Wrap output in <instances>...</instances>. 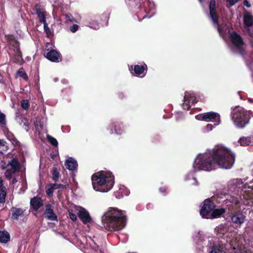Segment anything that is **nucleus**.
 Masks as SVG:
<instances>
[{
	"mask_svg": "<svg viewBox=\"0 0 253 253\" xmlns=\"http://www.w3.org/2000/svg\"><path fill=\"white\" fill-rule=\"evenodd\" d=\"M253 179L247 177L244 180L233 179L229 182L230 194L221 196L218 202L222 203V206L229 210L241 208V205L253 206Z\"/></svg>",
	"mask_w": 253,
	"mask_h": 253,
	"instance_id": "f257e3e1",
	"label": "nucleus"
},
{
	"mask_svg": "<svg viewBox=\"0 0 253 253\" xmlns=\"http://www.w3.org/2000/svg\"><path fill=\"white\" fill-rule=\"evenodd\" d=\"M103 227L108 231H119L126 226L125 212L116 208H109L102 216Z\"/></svg>",
	"mask_w": 253,
	"mask_h": 253,
	"instance_id": "f03ea898",
	"label": "nucleus"
},
{
	"mask_svg": "<svg viewBox=\"0 0 253 253\" xmlns=\"http://www.w3.org/2000/svg\"><path fill=\"white\" fill-rule=\"evenodd\" d=\"M211 152L217 168L230 169L235 162V155L231 149L223 144L215 146Z\"/></svg>",
	"mask_w": 253,
	"mask_h": 253,
	"instance_id": "7ed1b4c3",
	"label": "nucleus"
},
{
	"mask_svg": "<svg viewBox=\"0 0 253 253\" xmlns=\"http://www.w3.org/2000/svg\"><path fill=\"white\" fill-rule=\"evenodd\" d=\"M93 189L97 192L106 193L113 187L114 176L110 171H101L94 173L91 176Z\"/></svg>",
	"mask_w": 253,
	"mask_h": 253,
	"instance_id": "20e7f679",
	"label": "nucleus"
},
{
	"mask_svg": "<svg viewBox=\"0 0 253 253\" xmlns=\"http://www.w3.org/2000/svg\"><path fill=\"white\" fill-rule=\"evenodd\" d=\"M228 228L225 225H219L214 229L218 238H221L220 241H224L225 243L230 246L233 250L237 249L236 253H252L245 248L243 249L240 247L239 241L237 239L238 235L235 232L228 233Z\"/></svg>",
	"mask_w": 253,
	"mask_h": 253,
	"instance_id": "39448f33",
	"label": "nucleus"
},
{
	"mask_svg": "<svg viewBox=\"0 0 253 253\" xmlns=\"http://www.w3.org/2000/svg\"><path fill=\"white\" fill-rule=\"evenodd\" d=\"M193 169L194 172L210 171L217 169L211 151L198 154L193 162Z\"/></svg>",
	"mask_w": 253,
	"mask_h": 253,
	"instance_id": "423d86ee",
	"label": "nucleus"
},
{
	"mask_svg": "<svg viewBox=\"0 0 253 253\" xmlns=\"http://www.w3.org/2000/svg\"><path fill=\"white\" fill-rule=\"evenodd\" d=\"M250 112H247L241 107L238 106L233 109L231 117L234 124L238 127H243L249 123Z\"/></svg>",
	"mask_w": 253,
	"mask_h": 253,
	"instance_id": "0eeeda50",
	"label": "nucleus"
},
{
	"mask_svg": "<svg viewBox=\"0 0 253 253\" xmlns=\"http://www.w3.org/2000/svg\"><path fill=\"white\" fill-rule=\"evenodd\" d=\"M68 211L70 218L73 221L77 220V214L84 224H87L91 222L92 218L88 211L82 207L71 204L68 207Z\"/></svg>",
	"mask_w": 253,
	"mask_h": 253,
	"instance_id": "6e6552de",
	"label": "nucleus"
},
{
	"mask_svg": "<svg viewBox=\"0 0 253 253\" xmlns=\"http://www.w3.org/2000/svg\"><path fill=\"white\" fill-rule=\"evenodd\" d=\"M0 168L2 170H5L4 172L5 178L10 180L13 175L20 171L21 166L19 161L16 159L13 158L9 161L7 164L2 161Z\"/></svg>",
	"mask_w": 253,
	"mask_h": 253,
	"instance_id": "1a4fd4ad",
	"label": "nucleus"
},
{
	"mask_svg": "<svg viewBox=\"0 0 253 253\" xmlns=\"http://www.w3.org/2000/svg\"><path fill=\"white\" fill-rule=\"evenodd\" d=\"M195 119L199 121L212 122L214 123V126H218L220 123L219 114L214 112H209L196 115Z\"/></svg>",
	"mask_w": 253,
	"mask_h": 253,
	"instance_id": "9d476101",
	"label": "nucleus"
},
{
	"mask_svg": "<svg viewBox=\"0 0 253 253\" xmlns=\"http://www.w3.org/2000/svg\"><path fill=\"white\" fill-rule=\"evenodd\" d=\"M215 207V204L210 199H206L201 206L200 211V215L203 218H210V215Z\"/></svg>",
	"mask_w": 253,
	"mask_h": 253,
	"instance_id": "9b49d317",
	"label": "nucleus"
},
{
	"mask_svg": "<svg viewBox=\"0 0 253 253\" xmlns=\"http://www.w3.org/2000/svg\"><path fill=\"white\" fill-rule=\"evenodd\" d=\"M183 99L182 107L185 110H189L192 105L196 103L198 101L195 93L193 92L186 91Z\"/></svg>",
	"mask_w": 253,
	"mask_h": 253,
	"instance_id": "f8f14e48",
	"label": "nucleus"
},
{
	"mask_svg": "<svg viewBox=\"0 0 253 253\" xmlns=\"http://www.w3.org/2000/svg\"><path fill=\"white\" fill-rule=\"evenodd\" d=\"M215 1L214 0H211L209 9H210V15L212 19V22L213 24L216 25L217 27L218 32L219 35L221 36L222 35V32L221 28L218 25V17L217 16L215 10Z\"/></svg>",
	"mask_w": 253,
	"mask_h": 253,
	"instance_id": "ddd939ff",
	"label": "nucleus"
},
{
	"mask_svg": "<svg viewBox=\"0 0 253 253\" xmlns=\"http://www.w3.org/2000/svg\"><path fill=\"white\" fill-rule=\"evenodd\" d=\"M10 45L13 47L14 53V62L20 63L22 61V53L20 50L19 43L15 39H11L9 41Z\"/></svg>",
	"mask_w": 253,
	"mask_h": 253,
	"instance_id": "4468645a",
	"label": "nucleus"
},
{
	"mask_svg": "<svg viewBox=\"0 0 253 253\" xmlns=\"http://www.w3.org/2000/svg\"><path fill=\"white\" fill-rule=\"evenodd\" d=\"M230 218L236 227H240L245 222L246 216L241 211H236L231 214Z\"/></svg>",
	"mask_w": 253,
	"mask_h": 253,
	"instance_id": "2eb2a0df",
	"label": "nucleus"
},
{
	"mask_svg": "<svg viewBox=\"0 0 253 253\" xmlns=\"http://www.w3.org/2000/svg\"><path fill=\"white\" fill-rule=\"evenodd\" d=\"M219 242L213 245L210 253H225V250L231 248L230 246L225 244L224 241H219Z\"/></svg>",
	"mask_w": 253,
	"mask_h": 253,
	"instance_id": "dca6fc26",
	"label": "nucleus"
},
{
	"mask_svg": "<svg viewBox=\"0 0 253 253\" xmlns=\"http://www.w3.org/2000/svg\"><path fill=\"white\" fill-rule=\"evenodd\" d=\"M123 125L122 123L119 122H112L108 126V129L110 133L122 134L124 132Z\"/></svg>",
	"mask_w": 253,
	"mask_h": 253,
	"instance_id": "f3484780",
	"label": "nucleus"
},
{
	"mask_svg": "<svg viewBox=\"0 0 253 253\" xmlns=\"http://www.w3.org/2000/svg\"><path fill=\"white\" fill-rule=\"evenodd\" d=\"M130 71H133L135 75L138 77H144L147 72V65L145 64L143 65H136L133 68L132 66L129 67Z\"/></svg>",
	"mask_w": 253,
	"mask_h": 253,
	"instance_id": "a211bd4d",
	"label": "nucleus"
},
{
	"mask_svg": "<svg viewBox=\"0 0 253 253\" xmlns=\"http://www.w3.org/2000/svg\"><path fill=\"white\" fill-rule=\"evenodd\" d=\"M230 38L233 45L240 50L244 44L241 37L233 31L231 33Z\"/></svg>",
	"mask_w": 253,
	"mask_h": 253,
	"instance_id": "6ab92c4d",
	"label": "nucleus"
},
{
	"mask_svg": "<svg viewBox=\"0 0 253 253\" xmlns=\"http://www.w3.org/2000/svg\"><path fill=\"white\" fill-rule=\"evenodd\" d=\"M98 17L96 15H92L89 17V19L86 20L85 25L91 29L98 30L99 28V23L97 21Z\"/></svg>",
	"mask_w": 253,
	"mask_h": 253,
	"instance_id": "aec40b11",
	"label": "nucleus"
},
{
	"mask_svg": "<svg viewBox=\"0 0 253 253\" xmlns=\"http://www.w3.org/2000/svg\"><path fill=\"white\" fill-rule=\"evenodd\" d=\"M15 120L20 125H21L23 124V126H25V129L26 130H28L29 121L26 118L23 116L19 110H17L15 112Z\"/></svg>",
	"mask_w": 253,
	"mask_h": 253,
	"instance_id": "412c9836",
	"label": "nucleus"
},
{
	"mask_svg": "<svg viewBox=\"0 0 253 253\" xmlns=\"http://www.w3.org/2000/svg\"><path fill=\"white\" fill-rule=\"evenodd\" d=\"M66 168L71 171L77 170L78 167L77 161L72 157H67L65 163Z\"/></svg>",
	"mask_w": 253,
	"mask_h": 253,
	"instance_id": "4be33fe9",
	"label": "nucleus"
},
{
	"mask_svg": "<svg viewBox=\"0 0 253 253\" xmlns=\"http://www.w3.org/2000/svg\"><path fill=\"white\" fill-rule=\"evenodd\" d=\"M45 216L49 220H56L57 216L53 212V209L51 208L50 205H47L45 211L44 212Z\"/></svg>",
	"mask_w": 253,
	"mask_h": 253,
	"instance_id": "5701e85b",
	"label": "nucleus"
},
{
	"mask_svg": "<svg viewBox=\"0 0 253 253\" xmlns=\"http://www.w3.org/2000/svg\"><path fill=\"white\" fill-rule=\"evenodd\" d=\"M46 58L49 60L54 62H59V54L56 50L52 49L48 51L45 56Z\"/></svg>",
	"mask_w": 253,
	"mask_h": 253,
	"instance_id": "b1692460",
	"label": "nucleus"
},
{
	"mask_svg": "<svg viewBox=\"0 0 253 253\" xmlns=\"http://www.w3.org/2000/svg\"><path fill=\"white\" fill-rule=\"evenodd\" d=\"M30 204L31 206L35 211H37L43 205L41 199L38 197L32 199L30 201Z\"/></svg>",
	"mask_w": 253,
	"mask_h": 253,
	"instance_id": "393cba45",
	"label": "nucleus"
},
{
	"mask_svg": "<svg viewBox=\"0 0 253 253\" xmlns=\"http://www.w3.org/2000/svg\"><path fill=\"white\" fill-rule=\"evenodd\" d=\"M226 211L225 208L213 209L210 215V219L217 218L220 217Z\"/></svg>",
	"mask_w": 253,
	"mask_h": 253,
	"instance_id": "a878e982",
	"label": "nucleus"
},
{
	"mask_svg": "<svg viewBox=\"0 0 253 253\" xmlns=\"http://www.w3.org/2000/svg\"><path fill=\"white\" fill-rule=\"evenodd\" d=\"M239 142L242 146H246L253 143V136H244L241 137Z\"/></svg>",
	"mask_w": 253,
	"mask_h": 253,
	"instance_id": "bb28decb",
	"label": "nucleus"
},
{
	"mask_svg": "<svg viewBox=\"0 0 253 253\" xmlns=\"http://www.w3.org/2000/svg\"><path fill=\"white\" fill-rule=\"evenodd\" d=\"M244 23L246 27H251L253 24V16L249 13H245L244 15Z\"/></svg>",
	"mask_w": 253,
	"mask_h": 253,
	"instance_id": "cd10ccee",
	"label": "nucleus"
},
{
	"mask_svg": "<svg viewBox=\"0 0 253 253\" xmlns=\"http://www.w3.org/2000/svg\"><path fill=\"white\" fill-rule=\"evenodd\" d=\"M87 244H89L90 249L94 251V253H103L102 251L99 249L98 246L96 245L95 242L91 238L87 240Z\"/></svg>",
	"mask_w": 253,
	"mask_h": 253,
	"instance_id": "c85d7f7f",
	"label": "nucleus"
},
{
	"mask_svg": "<svg viewBox=\"0 0 253 253\" xmlns=\"http://www.w3.org/2000/svg\"><path fill=\"white\" fill-rule=\"evenodd\" d=\"M184 180L186 181H189V183L191 185H197L198 183L197 179L194 176V174L192 171L188 173L185 175Z\"/></svg>",
	"mask_w": 253,
	"mask_h": 253,
	"instance_id": "c756f323",
	"label": "nucleus"
},
{
	"mask_svg": "<svg viewBox=\"0 0 253 253\" xmlns=\"http://www.w3.org/2000/svg\"><path fill=\"white\" fill-rule=\"evenodd\" d=\"M12 215L11 218L12 219H17L23 213V211L20 208H16L13 207L11 209Z\"/></svg>",
	"mask_w": 253,
	"mask_h": 253,
	"instance_id": "7c9ffc66",
	"label": "nucleus"
},
{
	"mask_svg": "<svg viewBox=\"0 0 253 253\" xmlns=\"http://www.w3.org/2000/svg\"><path fill=\"white\" fill-rule=\"evenodd\" d=\"M10 240V235L6 231H0V242L6 243Z\"/></svg>",
	"mask_w": 253,
	"mask_h": 253,
	"instance_id": "2f4dec72",
	"label": "nucleus"
},
{
	"mask_svg": "<svg viewBox=\"0 0 253 253\" xmlns=\"http://www.w3.org/2000/svg\"><path fill=\"white\" fill-rule=\"evenodd\" d=\"M36 14L38 15L40 23L44 24L46 23L45 20V12L41 9H37Z\"/></svg>",
	"mask_w": 253,
	"mask_h": 253,
	"instance_id": "473e14b6",
	"label": "nucleus"
},
{
	"mask_svg": "<svg viewBox=\"0 0 253 253\" xmlns=\"http://www.w3.org/2000/svg\"><path fill=\"white\" fill-rule=\"evenodd\" d=\"M2 130L7 139L11 141L14 140V137L13 134L8 130V128L6 127H3Z\"/></svg>",
	"mask_w": 253,
	"mask_h": 253,
	"instance_id": "72a5a7b5",
	"label": "nucleus"
},
{
	"mask_svg": "<svg viewBox=\"0 0 253 253\" xmlns=\"http://www.w3.org/2000/svg\"><path fill=\"white\" fill-rule=\"evenodd\" d=\"M118 192L121 194V196H127L129 194V190L124 185H121L119 187Z\"/></svg>",
	"mask_w": 253,
	"mask_h": 253,
	"instance_id": "f704fd0d",
	"label": "nucleus"
},
{
	"mask_svg": "<svg viewBox=\"0 0 253 253\" xmlns=\"http://www.w3.org/2000/svg\"><path fill=\"white\" fill-rule=\"evenodd\" d=\"M6 124V121L5 119V115L2 113L0 112V126L2 128L5 126Z\"/></svg>",
	"mask_w": 253,
	"mask_h": 253,
	"instance_id": "c9c22d12",
	"label": "nucleus"
},
{
	"mask_svg": "<svg viewBox=\"0 0 253 253\" xmlns=\"http://www.w3.org/2000/svg\"><path fill=\"white\" fill-rule=\"evenodd\" d=\"M48 141L54 146H57L58 142L55 138L47 134L46 136Z\"/></svg>",
	"mask_w": 253,
	"mask_h": 253,
	"instance_id": "e433bc0d",
	"label": "nucleus"
},
{
	"mask_svg": "<svg viewBox=\"0 0 253 253\" xmlns=\"http://www.w3.org/2000/svg\"><path fill=\"white\" fill-rule=\"evenodd\" d=\"M65 19L66 21L71 23H77L76 19L70 13H67L65 15Z\"/></svg>",
	"mask_w": 253,
	"mask_h": 253,
	"instance_id": "4c0bfd02",
	"label": "nucleus"
},
{
	"mask_svg": "<svg viewBox=\"0 0 253 253\" xmlns=\"http://www.w3.org/2000/svg\"><path fill=\"white\" fill-rule=\"evenodd\" d=\"M52 175V180L55 182H56L59 178V173L56 168L53 169Z\"/></svg>",
	"mask_w": 253,
	"mask_h": 253,
	"instance_id": "58836bf2",
	"label": "nucleus"
},
{
	"mask_svg": "<svg viewBox=\"0 0 253 253\" xmlns=\"http://www.w3.org/2000/svg\"><path fill=\"white\" fill-rule=\"evenodd\" d=\"M17 74L19 76L24 79L26 81H27L28 80V77L27 75L26 74L25 72L22 69H20L17 71Z\"/></svg>",
	"mask_w": 253,
	"mask_h": 253,
	"instance_id": "ea45409f",
	"label": "nucleus"
},
{
	"mask_svg": "<svg viewBox=\"0 0 253 253\" xmlns=\"http://www.w3.org/2000/svg\"><path fill=\"white\" fill-rule=\"evenodd\" d=\"M21 106L25 110H28L29 108V103L27 100L23 99L21 101Z\"/></svg>",
	"mask_w": 253,
	"mask_h": 253,
	"instance_id": "a19ab883",
	"label": "nucleus"
},
{
	"mask_svg": "<svg viewBox=\"0 0 253 253\" xmlns=\"http://www.w3.org/2000/svg\"><path fill=\"white\" fill-rule=\"evenodd\" d=\"M6 195V191H0V204H2L5 202Z\"/></svg>",
	"mask_w": 253,
	"mask_h": 253,
	"instance_id": "79ce46f5",
	"label": "nucleus"
},
{
	"mask_svg": "<svg viewBox=\"0 0 253 253\" xmlns=\"http://www.w3.org/2000/svg\"><path fill=\"white\" fill-rule=\"evenodd\" d=\"M45 189H46V194L49 196V197H51L52 196V194H53V189L51 188V186H49V184H48L45 187Z\"/></svg>",
	"mask_w": 253,
	"mask_h": 253,
	"instance_id": "37998d69",
	"label": "nucleus"
},
{
	"mask_svg": "<svg viewBox=\"0 0 253 253\" xmlns=\"http://www.w3.org/2000/svg\"><path fill=\"white\" fill-rule=\"evenodd\" d=\"M214 126L212 125L211 124H208L203 129L204 132H207L210 131H211L213 128Z\"/></svg>",
	"mask_w": 253,
	"mask_h": 253,
	"instance_id": "c03bdc74",
	"label": "nucleus"
},
{
	"mask_svg": "<svg viewBox=\"0 0 253 253\" xmlns=\"http://www.w3.org/2000/svg\"><path fill=\"white\" fill-rule=\"evenodd\" d=\"M43 28L44 30L46 33L47 36L48 37H49L51 35V31L48 27L47 23H44V24H43Z\"/></svg>",
	"mask_w": 253,
	"mask_h": 253,
	"instance_id": "a18cd8bd",
	"label": "nucleus"
},
{
	"mask_svg": "<svg viewBox=\"0 0 253 253\" xmlns=\"http://www.w3.org/2000/svg\"><path fill=\"white\" fill-rule=\"evenodd\" d=\"M79 29V26L77 24H74L73 26H71L69 28L70 31L74 33L76 32Z\"/></svg>",
	"mask_w": 253,
	"mask_h": 253,
	"instance_id": "49530a36",
	"label": "nucleus"
},
{
	"mask_svg": "<svg viewBox=\"0 0 253 253\" xmlns=\"http://www.w3.org/2000/svg\"><path fill=\"white\" fill-rule=\"evenodd\" d=\"M202 234L200 232H198L197 234L196 237L194 238V240L196 243H200L202 241Z\"/></svg>",
	"mask_w": 253,
	"mask_h": 253,
	"instance_id": "de8ad7c7",
	"label": "nucleus"
},
{
	"mask_svg": "<svg viewBox=\"0 0 253 253\" xmlns=\"http://www.w3.org/2000/svg\"><path fill=\"white\" fill-rule=\"evenodd\" d=\"M49 186H51V188L53 189V190L58 189L62 186V184H49Z\"/></svg>",
	"mask_w": 253,
	"mask_h": 253,
	"instance_id": "09e8293b",
	"label": "nucleus"
},
{
	"mask_svg": "<svg viewBox=\"0 0 253 253\" xmlns=\"http://www.w3.org/2000/svg\"><path fill=\"white\" fill-rule=\"evenodd\" d=\"M6 191L5 187L3 186V181L0 177V191Z\"/></svg>",
	"mask_w": 253,
	"mask_h": 253,
	"instance_id": "8fccbe9b",
	"label": "nucleus"
},
{
	"mask_svg": "<svg viewBox=\"0 0 253 253\" xmlns=\"http://www.w3.org/2000/svg\"><path fill=\"white\" fill-rule=\"evenodd\" d=\"M227 1L230 3L231 5H233L237 2L238 0H227Z\"/></svg>",
	"mask_w": 253,
	"mask_h": 253,
	"instance_id": "3c124183",
	"label": "nucleus"
},
{
	"mask_svg": "<svg viewBox=\"0 0 253 253\" xmlns=\"http://www.w3.org/2000/svg\"><path fill=\"white\" fill-rule=\"evenodd\" d=\"M244 4L247 7H251V4H250L249 2L246 0L244 1Z\"/></svg>",
	"mask_w": 253,
	"mask_h": 253,
	"instance_id": "603ef678",
	"label": "nucleus"
},
{
	"mask_svg": "<svg viewBox=\"0 0 253 253\" xmlns=\"http://www.w3.org/2000/svg\"><path fill=\"white\" fill-rule=\"evenodd\" d=\"M5 141L3 139H0V146H5Z\"/></svg>",
	"mask_w": 253,
	"mask_h": 253,
	"instance_id": "864d4df0",
	"label": "nucleus"
},
{
	"mask_svg": "<svg viewBox=\"0 0 253 253\" xmlns=\"http://www.w3.org/2000/svg\"><path fill=\"white\" fill-rule=\"evenodd\" d=\"M11 182L12 184H15L17 182V180L16 178H14L13 179H12Z\"/></svg>",
	"mask_w": 253,
	"mask_h": 253,
	"instance_id": "5fc2aeb1",
	"label": "nucleus"
},
{
	"mask_svg": "<svg viewBox=\"0 0 253 253\" xmlns=\"http://www.w3.org/2000/svg\"><path fill=\"white\" fill-rule=\"evenodd\" d=\"M59 81V79L58 78H54L53 79V81L56 83Z\"/></svg>",
	"mask_w": 253,
	"mask_h": 253,
	"instance_id": "6e6d98bb",
	"label": "nucleus"
},
{
	"mask_svg": "<svg viewBox=\"0 0 253 253\" xmlns=\"http://www.w3.org/2000/svg\"><path fill=\"white\" fill-rule=\"evenodd\" d=\"M160 190L162 192H164L165 191H166V189L165 188H160Z\"/></svg>",
	"mask_w": 253,
	"mask_h": 253,
	"instance_id": "4d7b16f0",
	"label": "nucleus"
},
{
	"mask_svg": "<svg viewBox=\"0 0 253 253\" xmlns=\"http://www.w3.org/2000/svg\"><path fill=\"white\" fill-rule=\"evenodd\" d=\"M3 81V77L0 74V83H1Z\"/></svg>",
	"mask_w": 253,
	"mask_h": 253,
	"instance_id": "13d9d810",
	"label": "nucleus"
},
{
	"mask_svg": "<svg viewBox=\"0 0 253 253\" xmlns=\"http://www.w3.org/2000/svg\"><path fill=\"white\" fill-rule=\"evenodd\" d=\"M55 233H56L57 235H60V236H62V234L61 233H60V232H56V231H55Z\"/></svg>",
	"mask_w": 253,
	"mask_h": 253,
	"instance_id": "bf43d9fd",
	"label": "nucleus"
},
{
	"mask_svg": "<svg viewBox=\"0 0 253 253\" xmlns=\"http://www.w3.org/2000/svg\"><path fill=\"white\" fill-rule=\"evenodd\" d=\"M200 2H202V0H199Z\"/></svg>",
	"mask_w": 253,
	"mask_h": 253,
	"instance_id": "052dcab7",
	"label": "nucleus"
}]
</instances>
